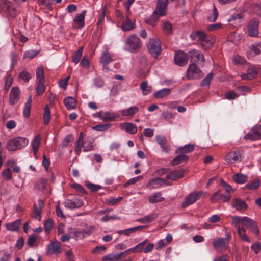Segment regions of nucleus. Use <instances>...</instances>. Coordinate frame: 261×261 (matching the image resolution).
Listing matches in <instances>:
<instances>
[{"label":"nucleus","mask_w":261,"mask_h":261,"mask_svg":"<svg viewBox=\"0 0 261 261\" xmlns=\"http://www.w3.org/2000/svg\"><path fill=\"white\" fill-rule=\"evenodd\" d=\"M20 90L18 86L13 87L10 90L9 94V103L11 105H14L20 99Z\"/></svg>","instance_id":"nucleus-13"},{"label":"nucleus","mask_w":261,"mask_h":261,"mask_svg":"<svg viewBox=\"0 0 261 261\" xmlns=\"http://www.w3.org/2000/svg\"><path fill=\"white\" fill-rule=\"evenodd\" d=\"M231 237L229 233L226 234L225 238H217L213 241L214 248L219 252H224L228 248V243Z\"/></svg>","instance_id":"nucleus-4"},{"label":"nucleus","mask_w":261,"mask_h":261,"mask_svg":"<svg viewBox=\"0 0 261 261\" xmlns=\"http://www.w3.org/2000/svg\"><path fill=\"white\" fill-rule=\"evenodd\" d=\"M142 42L140 38L135 35H132L127 38L124 49L131 53H136L140 49Z\"/></svg>","instance_id":"nucleus-3"},{"label":"nucleus","mask_w":261,"mask_h":261,"mask_svg":"<svg viewBox=\"0 0 261 261\" xmlns=\"http://www.w3.org/2000/svg\"><path fill=\"white\" fill-rule=\"evenodd\" d=\"M18 77L24 82H28L31 78L30 74L26 70H23L19 73Z\"/></svg>","instance_id":"nucleus-54"},{"label":"nucleus","mask_w":261,"mask_h":261,"mask_svg":"<svg viewBox=\"0 0 261 261\" xmlns=\"http://www.w3.org/2000/svg\"><path fill=\"white\" fill-rule=\"evenodd\" d=\"M158 216V214L152 213L142 218L138 219L137 221L141 223H149L155 220Z\"/></svg>","instance_id":"nucleus-27"},{"label":"nucleus","mask_w":261,"mask_h":261,"mask_svg":"<svg viewBox=\"0 0 261 261\" xmlns=\"http://www.w3.org/2000/svg\"><path fill=\"white\" fill-rule=\"evenodd\" d=\"M231 224L236 227L238 224H240L242 226L243 225V217H241L238 216H233L232 217Z\"/></svg>","instance_id":"nucleus-52"},{"label":"nucleus","mask_w":261,"mask_h":261,"mask_svg":"<svg viewBox=\"0 0 261 261\" xmlns=\"http://www.w3.org/2000/svg\"><path fill=\"white\" fill-rule=\"evenodd\" d=\"M230 197L228 195L221 194L218 191L212 195L211 201L212 203L217 202L219 200L221 199L223 202L228 201Z\"/></svg>","instance_id":"nucleus-24"},{"label":"nucleus","mask_w":261,"mask_h":261,"mask_svg":"<svg viewBox=\"0 0 261 261\" xmlns=\"http://www.w3.org/2000/svg\"><path fill=\"white\" fill-rule=\"evenodd\" d=\"M44 205V201L41 199L39 200L38 205H37L36 204H34L33 210L31 214V217L33 218L38 220V221H41V213Z\"/></svg>","instance_id":"nucleus-17"},{"label":"nucleus","mask_w":261,"mask_h":261,"mask_svg":"<svg viewBox=\"0 0 261 261\" xmlns=\"http://www.w3.org/2000/svg\"><path fill=\"white\" fill-rule=\"evenodd\" d=\"M222 28V24L221 23H217L208 25L207 27L209 31H215L220 30Z\"/></svg>","instance_id":"nucleus-61"},{"label":"nucleus","mask_w":261,"mask_h":261,"mask_svg":"<svg viewBox=\"0 0 261 261\" xmlns=\"http://www.w3.org/2000/svg\"><path fill=\"white\" fill-rule=\"evenodd\" d=\"M83 50V47H81L74 54L72 57V61L75 63L77 64L80 60Z\"/></svg>","instance_id":"nucleus-50"},{"label":"nucleus","mask_w":261,"mask_h":261,"mask_svg":"<svg viewBox=\"0 0 261 261\" xmlns=\"http://www.w3.org/2000/svg\"><path fill=\"white\" fill-rule=\"evenodd\" d=\"M147 48L149 53L154 57H157L161 51L159 42L153 39H151L147 44Z\"/></svg>","instance_id":"nucleus-7"},{"label":"nucleus","mask_w":261,"mask_h":261,"mask_svg":"<svg viewBox=\"0 0 261 261\" xmlns=\"http://www.w3.org/2000/svg\"><path fill=\"white\" fill-rule=\"evenodd\" d=\"M146 226H138L132 228H130L128 229H126L124 230H120L118 232V233L119 234H123L125 236H129L131 233H134L136 231H140L143 229V228H145Z\"/></svg>","instance_id":"nucleus-31"},{"label":"nucleus","mask_w":261,"mask_h":261,"mask_svg":"<svg viewBox=\"0 0 261 261\" xmlns=\"http://www.w3.org/2000/svg\"><path fill=\"white\" fill-rule=\"evenodd\" d=\"M260 185V181L259 180H255L251 182H248L247 184L246 185V187L247 189L252 190H255L257 189Z\"/></svg>","instance_id":"nucleus-48"},{"label":"nucleus","mask_w":261,"mask_h":261,"mask_svg":"<svg viewBox=\"0 0 261 261\" xmlns=\"http://www.w3.org/2000/svg\"><path fill=\"white\" fill-rule=\"evenodd\" d=\"M164 184H167L166 179L156 178L149 181L147 184V187L149 189H157L161 187Z\"/></svg>","instance_id":"nucleus-21"},{"label":"nucleus","mask_w":261,"mask_h":261,"mask_svg":"<svg viewBox=\"0 0 261 261\" xmlns=\"http://www.w3.org/2000/svg\"><path fill=\"white\" fill-rule=\"evenodd\" d=\"M147 241H148V240L146 239L144 241H143V242H142L138 244L137 245H136L134 247V253L141 252L143 250V249L144 247V245L147 242Z\"/></svg>","instance_id":"nucleus-58"},{"label":"nucleus","mask_w":261,"mask_h":261,"mask_svg":"<svg viewBox=\"0 0 261 261\" xmlns=\"http://www.w3.org/2000/svg\"><path fill=\"white\" fill-rule=\"evenodd\" d=\"M183 176L184 172L182 170H174L166 175V179L175 180L178 178H182Z\"/></svg>","instance_id":"nucleus-30"},{"label":"nucleus","mask_w":261,"mask_h":261,"mask_svg":"<svg viewBox=\"0 0 261 261\" xmlns=\"http://www.w3.org/2000/svg\"><path fill=\"white\" fill-rule=\"evenodd\" d=\"M41 139V137L40 135L38 134L34 138L31 144L33 151L34 156L36 159H37V154L40 146Z\"/></svg>","instance_id":"nucleus-22"},{"label":"nucleus","mask_w":261,"mask_h":261,"mask_svg":"<svg viewBox=\"0 0 261 261\" xmlns=\"http://www.w3.org/2000/svg\"><path fill=\"white\" fill-rule=\"evenodd\" d=\"M260 50L256 44H255L249 47L247 51V55L248 58H251L256 55L260 54Z\"/></svg>","instance_id":"nucleus-36"},{"label":"nucleus","mask_w":261,"mask_h":261,"mask_svg":"<svg viewBox=\"0 0 261 261\" xmlns=\"http://www.w3.org/2000/svg\"><path fill=\"white\" fill-rule=\"evenodd\" d=\"M204 193L202 191L194 192L189 194L185 198L184 202L182 204V206L186 207L194 203Z\"/></svg>","instance_id":"nucleus-11"},{"label":"nucleus","mask_w":261,"mask_h":261,"mask_svg":"<svg viewBox=\"0 0 261 261\" xmlns=\"http://www.w3.org/2000/svg\"><path fill=\"white\" fill-rule=\"evenodd\" d=\"M140 88L142 90V94L144 95L149 94L152 91V87L148 85L147 81H143L140 85Z\"/></svg>","instance_id":"nucleus-42"},{"label":"nucleus","mask_w":261,"mask_h":261,"mask_svg":"<svg viewBox=\"0 0 261 261\" xmlns=\"http://www.w3.org/2000/svg\"><path fill=\"white\" fill-rule=\"evenodd\" d=\"M100 61L103 66H106L112 62L113 60L109 53H105L102 55Z\"/></svg>","instance_id":"nucleus-47"},{"label":"nucleus","mask_w":261,"mask_h":261,"mask_svg":"<svg viewBox=\"0 0 261 261\" xmlns=\"http://www.w3.org/2000/svg\"><path fill=\"white\" fill-rule=\"evenodd\" d=\"M50 120V111L48 105H46L44 108L43 123L44 125H48Z\"/></svg>","instance_id":"nucleus-43"},{"label":"nucleus","mask_w":261,"mask_h":261,"mask_svg":"<svg viewBox=\"0 0 261 261\" xmlns=\"http://www.w3.org/2000/svg\"><path fill=\"white\" fill-rule=\"evenodd\" d=\"M62 252L60 243L57 241H52L48 246L46 255L50 256L53 254L58 255Z\"/></svg>","instance_id":"nucleus-8"},{"label":"nucleus","mask_w":261,"mask_h":261,"mask_svg":"<svg viewBox=\"0 0 261 261\" xmlns=\"http://www.w3.org/2000/svg\"><path fill=\"white\" fill-rule=\"evenodd\" d=\"M243 227L250 229L255 235L259 234V230L256 222L247 217H243Z\"/></svg>","instance_id":"nucleus-10"},{"label":"nucleus","mask_w":261,"mask_h":261,"mask_svg":"<svg viewBox=\"0 0 261 261\" xmlns=\"http://www.w3.org/2000/svg\"><path fill=\"white\" fill-rule=\"evenodd\" d=\"M118 117H119V115L113 112H104L101 116V120L103 121H111Z\"/></svg>","instance_id":"nucleus-26"},{"label":"nucleus","mask_w":261,"mask_h":261,"mask_svg":"<svg viewBox=\"0 0 261 261\" xmlns=\"http://www.w3.org/2000/svg\"><path fill=\"white\" fill-rule=\"evenodd\" d=\"M2 3L9 15L12 16L16 15V9L13 7L12 4L10 1L8 0H2Z\"/></svg>","instance_id":"nucleus-32"},{"label":"nucleus","mask_w":261,"mask_h":261,"mask_svg":"<svg viewBox=\"0 0 261 261\" xmlns=\"http://www.w3.org/2000/svg\"><path fill=\"white\" fill-rule=\"evenodd\" d=\"M64 103L68 110L73 109L76 106V100L72 97H67L64 100Z\"/></svg>","instance_id":"nucleus-34"},{"label":"nucleus","mask_w":261,"mask_h":261,"mask_svg":"<svg viewBox=\"0 0 261 261\" xmlns=\"http://www.w3.org/2000/svg\"><path fill=\"white\" fill-rule=\"evenodd\" d=\"M111 126V124H98L92 127V129L98 131H103L110 128Z\"/></svg>","instance_id":"nucleus-56"},{"label":"nucleus","mask_w":261,"mask_h":261,"mask_svg":"<svg viewBox=\"0 0 261 261\" xmlns=\"http://www.w3.org/2000/svg\"><path fill=\"white\" fill-rule=\"evenodd\" d=\"M32 99L31 96H30L27 101L25 103L24 110L23 111V115L24 117L28 118L30 116V110L31 107Z\"/></svg>","instance_id":"nucleus-44"},{"label":"nucleus","mask_w":261,"mask_h":261,"mask_svg":"<svg viewBox=\"0 0 261 261\" xmlns=\"http://www.w3.org/2000/svg\"><path fill=\"white\" fill-rule=\"evenodd\" d=\"M29 140L25 137H15L9 140L6 145L8 151H15L27 146Z\"/></svg>","instance_id":"nucleus-2"},{"label":"nucleus","mask_w":261,"mask_h":261,"mask_svg":"<svg viewBox=\"0 0 261 261\" xmlns=\"http://www.w3.org/2000/svg\"><path fill=\"white\" fill-rule=\"evenodd\" d=\"M179 155L173 158L171 162V165L173 166L178 165L186 161L189 157L184 154L179 153Z\"/></svg>","instance_id":"nucleus-33"},{"label":"nucleus","mask_w":261,"mask_h":261,"mask_svg":"<svg viewBox=\"0 0 261 261\" xmlns=\"http://www.w3.org/2000/svg\"><path fill=\"white\" fill-rule=\"evenodd\" d=\"M247 140H256L261 138V126L253 127L251 132L244 136Z\"/></svg>","instance_id":"nucleus-15"},{"label":"nucleus","mask_w":261,"mask_h":261,"mask_svg":"<svg viewBox=\"0 0 261 261\" xmlns=\"http://www.w3.org/2000/svg\"><path fill=\"white\" fill-rule=\"evenodd\" d=\"M155 140L160 145L162 151L165 153H169L170 151V147L166 145L167 140L163 136L158 135L155 136Z\"/></svg>","instance_id":"nucleus-19"},{"label":"nucleus","mask_w":261,"mask_h":261,"mask_svg":"<svg viewBox=\"0 0 261 261\" xmlns=\"http://www.w3.org/2000/svg\"><path fill=\"white\" fill-rule=\"evenodd\" d=\"M171 92V89L163 88L155 92L153 96L156 98H162L168 96Z\"/></svg>","instance_id":"nucleus-37"},{"label":"nucleus","mask_w":261,"mask_h":261,"mask_svg":"<svg viewBox=\"0 0 261 261\" xmlns=\"http://www.w3.org/2000/svg\"><path fill=\"white\" fill-rule=\"evenodd\" d=\"M233 206L239 211L246 210L247 207L245 202L240 199H235L233 202Z\"/></svg>","instance_id":"nucleus-39"},{"label":"nucleus","mask_w":261,"mask_h":261,"mask_svg":"<svg viewBox=\"0 0 261 261\" xmlns=\"http://www.w3.org/2000/svg\"><path fill=\"white\" fill-rule=\"evenodd\" d=\"M213 77V73L211 72V73H208L206 75V76L202 80L201 84H200L201 86H205L209 85Z\"/></svg>","instance_id":"nucleus-59"},{"label":"nucleus","mask_w":261,"mask_h":261,"mask_svg":"<svg viewBox=\"0 0 261 261\" xmlns=\"http://www.w3.org/2000/svg\"><path fill=\"white\" fill-rule=\"evenodd\" d=\"M190 38L192 40L198 42L204 49L210 48L213 44V40L209 38L204 32L200 30L192 33Z\"/></svg>","instance_id":"nucleus-1"},{"label":"nucleus","mask_w":261,"mask_h":261,"mask_svg":"<svg viewBox=\"0 0 261 261\" xmlns=\"http://www.w3.org/2000/svg\"><path fill=\"white\" fill-rule=\"evenodd\" d=\"M21 225V220L19 219L13 222L6 224L5 227L7 230L11 231H17L20 228Z\"/></svg>","instance_id":"nucleus-25"},{"label":"nucleus","mask_w":261,"mask_h":261,"mask_svg":"<svg viewBox=\"0 0 261 261\" xmlns=\"http://www.w3.org/2000/svg\"><path fill=\"white\" fill-rule=\"evenodd\" d=\"M2 175L7 180L11 179L12 175L11 170L9 168L5 169L2 172Z\"/></svg>","instance_id":"nucleus-64"},{"label":"nucleus","mask_w":261,"mask_h":261,"mask_svg":"<svg viewBox=\"0 0 261 261\" xmlns=\"http://www.w3.org/2000/svg\"><path fill=\"white\" fill-rule=\"evenodd\" d=\"M201 76V72L194 63L189 65L187 69V77L189 79L199 78Z\"/></svg>","instance_id":"nucleus-12"},{"label":"nucleus","mask_w":261,"mask_h":261,"mask_svg":"<svg viewBox=\"0 0 261 261\" xmlns=\"http://www.w3.org/2000/svg\"><path fill=\"white\" fill-rule=\"evenodd\" d=\"M44 81H38V84L36 87V93L38 95H41L45 90L44 86Z\"/></svg>","instance_id":"nucleus-53"},{"label":"nucleus","mask_w":261,"mask_h":261,"mask_svg":"<svg viewBox=\"0 0 261 261\" xmlns=\"http://www.w3.org/2000/svg\"><path fill=\"white\" fill-rule=\"evenodd\" d=\"M54 221L51 219H47L44 224L45 231L46 233H49L53 229Z\"/></svg>","instance_id":"nucleus-49"},{"label":"nucleus","mask_w":261,"mask_h":261,"mask_svg":"<svg viewBox=\"0 0 261 261\" xmlns=\"http://www.w3.org/2000/svg\"><path fill=\"white\" fill-rule=\"evenodd\" d=\"M37 240V237L36 235H31L29 237L27 243L29 246L33 247L34 246H36L35 243Z\"/></svg>","instance_id":"nucleus-62"},{"label":"nucleus","mask_w":261,"mask_h":261,"mask_svg":"<svg viewBox=\"0 0 261 261\" xmlns=\"http://www.w3.org/2000/svg\"><path fill=\"white\" fill-rule=\"evenodd\" d=\"M259 20L257 18H254L248 23L247 31L248 35L252 37L257 36L258 31Z\"/></svg>","instance_id":"nucleus-9"},{"label":"nucleus","mask_w":261,"mask_h":261,"mask_svg":"<svg viewBox=\"0 0 261 261\" xmlns=\"http://www.w3.org/2000/svg\"><path fill=\"white\" fill-rule=\"evenodd\" d=\"M124 253H120L118 254H110L103 257V260L116 261L119 260Z\"/></svg>","instance_id":"nucleus-45"},{"label":"nucleus","mask_w":261,"mask_h":261,"mask_svg":"<svg viewBox=\"0 0 261 261\" xmlns=\"http://www.w3.org/2000/svg\"><path fill=\"white\" fill-rule=\"evenodd\" d=\"M163 29L165 33L166 34H170L172 33V27L170 23L166 21L163 22Z\"/></svg>","instance_id":"nucleus-55"},{"label":"nucleus","mask_w":261,"mask_h":261,"mask_svg":"<svg viewBox=\"0 0 261 261\" xmlns=\"http://www.w3.org/2000/svg\"><path fill=\"white\" fill-rule=\"evenodd\" d=\"M121 28L123 31H130L134 29V24L130 21L129 19H127L126 21L122 25Z\"/></svg>","instance_id":"nucleus-57"},{"label":"nucleus","mask_w":261,"mask_h":261,"mask_svg":"<svg viewBox=\"0 0 261 261\" xmlns=\"http://www.w3.org/2000/svg\"><path fill=\"white\" fill-rule=\"evenodd\" d=\"M38 54V52L35 50H30L25 52L23 55V59H31L34 58Z\"/></svg>","instance_id":"nucleus-63"},{"label":"nucleus","mask_w":261,"mask_h":261,"mask_svg":"<svg viewBox=\"0 0 261 261\" xmlns=\"http://www.w3.org/2000/svg\"><path fill=\"white\" fill-rule=\"evenodd\" d=\"M13 77L10 74H7L5 81L4 89L8 91L13 83Z\"/></svg>","instance_id":"nucleus-51"},{"label":"nucleus","mask_w":261,"mask_h":261,"mask_svg":"<svg viewBox=\"0 0 261 261\" xmlns=\"http://www.w3.org/2000/svg\"><path fill=\"white\" fill-rule=\"evenodd\" d=\"M84 138L83 132H81L79 134L78 140L76 143V147L74 149L75 153L76 155H79L81 152L82 148H84Z\"/></svg>","instance_id":"nucleus-28"},{"label":"nucleus","mask_w":261,"mask_h":261,"mask_svg":"<svg viewBox=\"0 0 261 261\" xmlns=\"http://www.w3.org/2000/svg\"><path fill=\"white\" fill-rule=\"evenodd\" d=\"M189 56L191 61L193 62V63H198L200 61L202 63L204 62V58L203 55L196 49H193L189 51Z\"/></svg>","instance_id":"nucleus-18"},{"label":"nucleus","mask_w":261,"mask_h":261,"mask_svg":"<svg viewBox=\"0 0 261 261\" xmlns=\"http://www.w3.org/2000/svg\"><path fill=\"white\" fill-rule=\"evenodd\" d=\"M232 179L236 183L242 184L246 182L247 176L241 173H236L233 175Z\"/></svg>","instance_id":"nucleus-38"},{"label":"nucleus","mask_w":261,"mask_h":261,"mask_svg":"<svg viewBox=\"0 0 261 261\" xmlns=\"http://www.w3.org/2000/svg\"><path fill=\"white\" fill-rule=\"evenodd\" d=\"M237 232L242 241L247 242L250 241V239L246 234L245 229L243 226L239 225L237 227Z\"/></svg>","instance_id":"nucleus-41"},{"label":"nucleus","mask_w":261,"mask_h":261,"mask_svg":"<svg viewBox=\"0 0 261 261\" xmlns=\"http://www.w3.org/2000/svg\"><path fill=\"white\" fill-rule=\"evenodd\" d=\"M139 109L137 106L131 107L127 109H122L120 111V113L123 116H132L137 113Z\"/></svg>","instance_id":"nucleus-29"},{"label":"nucleus","mask_w":261,"mask_h":261,"mask_svg":"<svg viewBox=\"0 0 261 261\" xmlns=\"http://www.w3.org/2000/svg\"><path fill=\"white\" fill-rule=\"evenodd\" d=\"M243 157V151L240 149L231 151L227 153L225 160L228 164H232L241 162Z\"/></svg>","instance_id":"nucleus-5"},{"label":"nucleus","mask_w":261,"mask_h":261,"mask_svg":"<svg viewBox=\"0 0 261 261\" xmlns=\"http://www.w3.org/2000/svg\"><path fill=\"white\" fill-rule=\"evenodd\" d=\"M164 200V198L162 196V194L160 192H155L148 197V201L151 203L161 202Z\"/></svg>","instance_id":"nucleus-35"},{"label":"nucleus","mask_w":261,"mask_h":261,"mask_svg":"<svg viewBox=\"0 0 261 261\" xmlns=\"http://www.w3.org/2000/svg\"><path fill=\"white\" fill-rule=\"evenodd\" d=\"M122 199V197H119L117 198L110 197L106 200V202L108 204L114 205L119 202Z\"/></svg>","instance_id":"nucleus-60"},{"label":"nucleus","mask_w":261,"mask_h":261,"mask_svg":"<svg viewBox=\"0 0 261 261\" xmlns=\"http://www.w3.org/2000/svg\"><path fill=\"white\" fill-rule=\"evenodd\" d=\"M87 11L84 10L81 13L76 14L73 18L74 27L76 28H83L85 25V17Z\"/></svg>","instance_id":"nucleus-16"},{"label":"nucleus","mask_w":261,"mask_h":261,"mask_svg":"<svg viewBox=\"0 0 261 261\" xmlns=\"http://www.w3.org/2000/svg\"><path fill=\"white\" fill-rule=\"evenodd\" d=\"M120 128L130 134H134L137 131V127L130 122H124L121 124Z\"/></svg>","instance_id":"nucleus-23"},{"label":"nucleus","mask_w":261,"mask_h":261,"mask_svg":"<svg viewBox=\"0 0 261 261\" xmlns=\"http://www.w3.org/2000/svg\"><path fill=\"white\" fill-rule=\"evenodd\" d=\"M194 146L193 145H186L183 147H179L176 150V153H188L192 152L194 150Z\"/></svg>","instance_id":"nucleus-40"},{"label":"nucleus","mask_w":261,"mask_h":261,"mask_svg":"<svg viewBox=\"0 0 261 261\" xmlns=\"http://www.w3.org/2000/svg\"><path fill=\"white\" fill-rule=\"evenodd\" d=\"M36 74L38 81H44V73L43 67L42 66L37 68Z\"/></svg>","instance_id":"nucleus-46"},{"label":"nucleus","mask_w":261,"mask_h":261,"mask_svg":"<svg viewBox=\"0 0 261 261\" xmlns=\"http://www.w3.org/2000/svg\"><path fill=\"white\" fill-rule=\"evenodd\" d=\"M83 205V201L79 199H74L72 200L68 199L64 203L65 207L70 210L78 208Z\"/></svg>","instance_id":"nucleus-20"},{"label":"nucleus","mask_w":261,"mask_h":261,"mask_svg":"<svg viewBox=\"0 0 261 261\" xmlns=\"http://www.w3.org/2000/svg\"><path fill=\"white\" fill-rule=\"evenodd\" d=\"M174 61L178 66H184L188 61V57L186 54L182 51H178L175 53Z\"/></svg>","instance_id":"nucleus-14"},{"label":"nucleus","mask_w":261,"mask_h":261,"mask_svg":"<svg viewBox=\"0 0 261 261\" xmlns=\"http://www.w3.org/2000/svg\"><path fill=\"white\" fill-rule=\"evenodd\" d=\"M168 3V0H159L157 2L156 9L153 13V17L158 16L160 17L165 15L167 11Z\"/></svg>","instance_id":"nucleus-6"}]
</instances>
